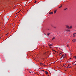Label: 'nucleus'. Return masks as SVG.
Instances as JSON below:
<instances>
[{
    "mask_svg": "<svg viewBox=\"0 0 76 76\" xmlns=\"http://www.w3.org/2000/svg\"><path fill=\"white\" fill-rule=\"evenodd\" d=\"M66 58V57L65 56H64L63 57V58H62V59H63V58Z\"/></svg>",
    "mask_w": 76,
    "mask_h": 76,
    "instance_id": "2eb2a0df",
    "label": "nucleus"
},
{
    "mask_svg": "<svg viewBox=\"0 0 76 76\" xmlns=\"http://www.w3.org/2000/svg\"><path fill=\"white\" fill-rule=\"evenodd\" d=\"M70 59H72V58H70Z\"/></svg>",
    "mask_w": 76,
    "mask_h": 76,
    "instance_id": "c85d7f7f",
    "label": "nucleus"
},
{
    "mask_svg": "<svg viewBox=\"0 0 76 76\" xmlns=\"http://www.w3.org/2000/svg\"><path fill=\"white\" fill-rule=\"evenodd\" d=\"M69 28L70 29L72 28V26H71Z\"/></svg>",
    "mask_w": 76,
    "mask_h": 76,
    "instance_id": "4468645a",
    "label": "nucleus"
},
{
    "mask_svg": "<svg viewBox=\"0 0 76 76\" xmlns=\"http://www.w3.org/2000/svg\"><path fill=\"white\" fill-rule=\"evenodd\" d=\"M8 34H9V33H7V34L5 35H8Z\"/></svg>",
    "mask_w": 76,
    "mask_h": 76,
    "instance_id": "412c9836",
    "label": "nucleus"
},
{
    "mask_svg": "<svg viewBox=\"0 0 76 76\" xmlns=\"http://www.w3.org/2000/svg\"><path fill=\"white\" fill-rule=\"evenodd\" d=\"M40 65H42V63H40Z\"/></svg>",
    "mask_w": 76,
    "mask_h": 76,
    "instance_id": "aec40b11",
    "label": "nucleus"
},
{
    "mask_svg": "<svg viewBox=\"0 0 76 76\" xmlns=\"http://www.w3.org/2000/svg\"><path fill=\"white\" fill-rule=\"evenodd\" d=\"M75 34H76V33H74L73 34V37H75L76 35H75Z\"/></svg>",
    "mask_w": 76,
    "mask_h": 76,
    "instance_id": "f03ea898",
    "label": "nucleus"
},
{
    "mask_svg": "<svg viewBox=\"0 0 76 76\" xmlns=\"http://www.w3.org/2000/svg\"><path fill=\"white\" fill-rule=\"evenodd\" d=\"M67 9V8H66L65 9H64V10H66Z\"/></svg>",
    "mask_w": 76,
    "mask_h": 76,
    "instance_id": "a211bd4d",
    "label": "nucleus"
},
{
    "mask_svg": "<svg viewBox=\"0 0 76 76\" xmlns=\"http://www.w3.org/2000/svg\"><path fill=\"white\" fill-rule=\"evenodd\" d=\"M50 33H48L47 34V35H48H48H50Z\"/></svg>",
    "mask_w": 76,
    "mask_h": 76,
    "instance_id": "9d476101",
    "label": "nucleus"
},
{
    "mask_svg": "<svg viewBox=\"0 0 76 76\" xmlns=\"http://www.w3.org/2000/svg\"><path fill=\"white\" fill-rule=\"evenodd\" d=\"M63 66H65V64H63Z\"/></svg>",
    "mask_w": 76,
    "mask_h": 76,
    "instance_id": "a878e982",
    "label": "nucleus"
},
{
    "mask_svg": "<svg viewBox=\"0 0 76 76\" xmlns=\"http://www.w3.org/2000/svg\"><path fill=\"white\" fill-rule=\"evenodd\" d=\"M37 2V1H34V3H36Z\"/></svg>",
    "mask_w": 76,
    "mask_h": 76,
    "instance_id": "4be33fe9",
    "label": "nucleus"
},
{
    "mask_svg": "<svg viewBox=\"0 0 76 76\" xmlns=\"http://www.w3.org/2000/svg\"><path fill=\"white\" fill-rule=\"evenodd\" d=\"M72 41H73L74 42H76V39H74Z\"/></svg>",
    "mask_w": 76,
    "mask_h": 76,
    "instance_id": "7ed1b4c3",
    "label": "nucleus"
},
{
    "mask_svg": "<svg viewBox=\"0 0 76 76\" xmlns=\"http://www.w3.org/2000/svg\"><path fill=\"white\" fill-rule=\"evenodd\" d=\"M56 12H57V10H55L54 11V14L56 13Z\"/></svg>",
    "mask_w": 76,
    "mask_h": 76,
    "instance_id": "20e7f679",
    "label": "nucleus"
},
{
    "mask_svg": "<svg viewBox=\"0 0 76 76\" xmlns=\"http://www.w3.org/2000/svg\"><path fill=\"white\" fill-rule=\"evenodd\" d=\"M63 56H64V55H62L61 57L60 58H62V57H63Z\"/></svg>",
    "mask_w": 76,
    "mask_h": 76,
    "instance_id": "39448f33",
    "label": "nucleus"
},
{
    "mask_svg": "<svg viewBox=\"0 0 76 76\" xmlns=\"http://www.w3.org/2000/svg\"><path fill=\"white\" fill-rule=\"evenodd\" d=\"M42 70V71H44V70Z\"/></svg>",
    "mask_w": 76,
    "mask_h": 76,
    "instance_id": "393cba45",
    "label": "nucleus"
},
{
    "mask_svg": "<svg viewBox=\"0 0 76 76\" xmlns=\"http://www.w3.org/2000/svg\"><path fill=\"white\" fill-rule=\"evenodd\" d=\"M49 14H53V12H50L49 13Z\"/></svg>",
    "mask_w": 76,
    "mask_h": 76,
    "instance_id": "423d86ee",
    "label": "nucleus"
},
{
    "mask_svg": "<svg viewBox=\"0 0 76 76\" xmlns=\"http://www.w3.org/2000/svg\"><path fill=\"white\" fill-rule=\"evenodd\" d=\"M51 45H50V46H51Z\"/></svg>",
    "mask_w": 76,
    "mask_h": 76,
    "instance_id": "b1692460",
    "label": "nucleus"
},
{
    "mask_svg": "<svg viewBox=\"0 0 76 76\" xmlns=\"http://www.w3.org/2000/svg\"><path fill=\"white\" fill-rule=\"evenodd\" d=\"M69 68H71V66L70 67H68V69H69Z\"/></svg>",
    "mask_w": 76,
    "mask_h": 76,
    "instance_id": "f3484780",
    "label": "nucleus"
},
{
    "mask_svg": "<svg viewBox=\"0 0 76 76\" xmlns=\"http://www.w3.org/2000/svg\"><path fill=\"white\" fill-rule=\"evenodd\" d=\"M20 11H21V10H20L19 12H18V13H19V12H20Z\"/></svg>",
    "mask_w": 76,
    "mask_h": 76,
    "instance_id": "6ab92c4d",
    "label": "nucleus"
},
{
    "mask_svg": "<svg viewBox=\"0 0 76 76\" xmlns=\"http://www.w3.org/2000/svg\"><path fill=\"white\" fill-rule=\"evenodd\" d=\"M66 28H67L68 29H69V28H70V27L66 25Z\"/></svg>",
    "mask_w": 76,
    "mask_h": 76,
    "instance_id": "f257e3e1",
    "label": "nucleus"
},
{
    "mask_svg": "<svg viewBox=\"0 0 76 76\" xmlns=\"http://www.w3.org/2000/svg\"><path fill=\"white\" fill-rule=\"evenodd\" d=\"M74 58H75L76 59V56H75L74 57Z\"/></svg>",
    "mask_w": 76,
    "mask_h": 76,
    "instance_id": "dca6fc26",
    "label": "nucleus"
},
{
    "mask_svg": "<svg viewBox=\"0 0 76 76\" xmlns=\"http://www.w3.org/2000/svg\"><path fill=\"white\" fill-rule=\"evenodd\" d=\"M75 65H76V64H75Z\"/></svg>",
    "mask_w": 76,
    "mask_h": 76,
    "instance_id": "c756f323",
    "label": "nucleus"
},
{
    "mask_svg": "<svg viewBox=\"0 0 76 76\" xmlns=\"http://www.w3.org/2000/svg\"><path fill=\"white\" fill-rule=\"evenodd\" d=\"M62 7V5L60 7H59V8L60 9V8H61V7Z\"/></svg>",
    "mask_w": 76,
    "mask_h": 76,
    "instance_id": "ddd939ff",
    "label": "nucleus"
},
{
    "mask_svg": "<svg viewBox=\"0 0 76 76\" xmlns=\"http://www.w3.org/2000/svg\"><path fill=\"white\" fill-rule=\"evenodd\" d=\"M51 26H53L52 25H51Z\"/></svg>",
    "mask_w": 76,
    "mask_h": 76,
    "instance_id": "bb28decb",
    "label": "nucleus"
},
{
    "mask_svg": "<svg viewBox=\"0 0 76 76\" xmlns=\"http://www.w3.org/2000/svg\"><path fill=\"white\" fill-rule=\"evenodd\" d=\"M69 66H70V64H69L68 66L66 68H69Z\"/></svg>",
    "mask_w": 76,
    "mask_h": 76,
    "instance_id": "0eeeda50",
    "label": "nucleus"
},
{
    "mask_svg": "<svg viewBox=\"0 0 76 76\" xmlns=\"http://www.w3.org/2000/svg\"><path fill=\"white\" fill-rule=\"evenodd\" d=\"M42 66H45V65H44V64H42Z\"/></svg>",
    "mask_w": 76,
    "mask_h": 76,
    "instance_id": "f8f14e48",
    "label": "nucleus"
},
{
    "mask_svg": "<svg viewBox=\"0 0 76 76\" xmlns=\"http://www.w3.org/2000/svg\"><path fill=\"white\" fill-rule=\"evenodd\" d=\"M66 31H68V32H69V31H70V30H66Z\"/></svg>",
    "mask_w": 76,
    "mask_h": 76,
    "instance_id": "1a4fd4ad",
    "label": "nucleus"
},
{
    "mask_svg": "<svg viewBox=\"0 0 76 76\" xmlns=\"http://www.w3.org/2000/svg\"><path fill=\"white\" fill-rule=\"evenodd\" d=\"M59 54H60H60H61V53H59Z\"/></svg>",
    "mask_w": 76,
    "mask_h": 76,
    "instance_id": "5701e85b",
    "label": "nucleus"
},
{
    "mask_svg": "<svg viewBox=\"0 0 76 76\" xmlns=\"http://www.w3.org/2000/svg\"><path fill=\"white\" fill-rule=\"evenodd\" d=\"M53 50V51H54V50Z\"/></svg>",
    "mask_w": 76,
    "mask_h": 76,
    "instance_id": "cd10ccee",
    "label": "nucleus"
},
{
    "mask_svg": "<svg viewBox=\"0 0 76 76\" xmlns=\"http://www.w3.org/2000/svg\"><path fill=\"white\" fill-rule=\"evenodd\" d=\"M67 47H68V46H67Z\"/></svg>",
    "mask_w": 76,
    "mask_h": 76,
    "instance_id": "7c9ffc66",
    "label": "nucleus"
},
{
    "mask_svg": "<svg viewBox=\"0 0 76 76\" xmlns=\"http://www.w3.org/2000/svg\"><path fill=\"white\" fill-rule=\"evenodd\" d=\"M48 76H49V75H48Z\"/></svg>",
    "mask_w": 76,
    "mask_h": 76,
    "instance_id": "2f4dec72",
    "label": "nucleus"
},
{
    "mask_svg": "<svg viewBox=\"0 0 76 76\" xmlns=\"http://www.w3.org/2000/svg\"><path fill=\"white\" fill-rule=\"evenodd\" d=\"M45 73H46V74H48V72L47 71H45Z\"/></svg>",
    "mask_w": 76,
    "mask_h": 76,
    "instance_id": "6e6552de",
    "label": "nucleus"
},
{
    "mask_svg": "<svg viewBox=\"0 0 76 76\" xmlns=\"http://www.w3.org/2000/svg\"><path fill=\"white\" fill-rule=\"evenodd\" d=\"M55 37H53V38L52 39V40H53V39H55Z\"/></svg>",
    "mask_w": 76,
    "mask_h": 76,
    "instance_id": "9b49d317",
    "label": "nucleus"
}]
</instances>
